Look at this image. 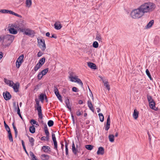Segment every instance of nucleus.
I'll return each mask as SVG.
<instances>
[{
  "instance_id": "1",
  "label": "nucleus",
  "mask_w": 160,
  "mask_h": 160,
  "mask_svg": "<svg viewBox=\"0 0 160 160\" xmlns=\"http://www.w3.org/2000/svg\"><path fill=\"white\" fill-rule=\"evenodd\" d=\"M156 7L155 4L151 2L145 3L140 6L144 14L152 12L155 9Z\"/></svg>"
},
{
  "instance_id": "2",
  "label": "nucleus",
  "mask_w": 160,
  "mask_h": 160,
  "mask_svg": "<svg viewBox=\"0 0 160 160\" xmlns=\"http://www.w3.org/2000/svg\"><path fill=\"white\" fill-rule=\"evenodd\" d=\"M144 15L140 7L132 10L130 13L131 17L135 19H138L141 18Z\"/></svg>"
},
{
  "instance_id": "3",
  "label": "nucleus",
  "mask_w": 160,
  "mask_h": 160,
  "mask_svg": "<svg viewBox=\"0 0 160 160\" xmlns=\"http://www.w3.org/2000/svg\"><path fill=\"white\" fill-rule=\"evenodd\" d=\"M70 81L72 82H77L82 86L83 85V83L80 79L78 78L77 76H73L71 74H70L69 76Z\"/></svg>"
},
{
  "instance_id": "4",
  "label": "nucleus",
  "mask_w": 160,
  "mask_h": 160,
  "mask_svg": "<svg viewBox=\"0 0 160 160\" xmlns=\"http://www.w3.org/2000/svg\"><path fill=\"white\" fill-rule=\"evenodd\" d=\"M20 31L24 33V34L28 36H31L34 34V32L33 31L30 29L29 28H20Z\"/></svg>"
},
{
  "instance_id": "5",
  "label": "nucleus",
  "mask_w": 160,
  "mask_h": 160,
  "mask_svg": "<svg viewBox=\"0 0 160 160\" xmlns=\"http://www.w3.org/2000/svg\"><path fill=\"white\" fill-rule=\"evenodd\" d=\"M11 86L13 88L14 91L15 92H18L20 87V84L18 82L14 83L11 81Z\"/></svg>"
},
{
  "instance_id": "6",
  "label": "nucleus",
  "mask_w": 160,
  "mask_h": 160,
  "mask_svg": "<svg viewBox=\"0 0 160 160\" xmlns=\"http://www.w3.org/2000/svg\"><path fill=\"white\" fill-rule=\"evenodd\" d=\"M38 43L39 47L42 51L45 50L46 48L44 40L42 39H38Z\"/></svg>"
},
{
  "instance_id": "7",
  "label": "nucleus",
  "mask_w": 160,
  "mask_h": 160,
  "mask_svg": "<svg viewBox=\"0 0 160 160\" xmlns=\"http://www.w3.org/2000/svg\"><path fill=\"white\" fill-rule=\"evenodd\" d=\"M23 58L24 55L22 54L18 58L16 62V65L17 68H19L23 62Z\"/></svg>"
},
{
  "instance_id": "8",
  "label": "nucleus",
  "mask_w": 160,
  "mask_h": 160,
  "mask_svg": "<svg viewBox=\"0 0 160 160\" xmlns=\"http://www.w3.org/2000/svg\"><path fill=\"white\" fill-rule=\"evenodd\" d=\"M39 102H37V104L38 106L37 107V110L38 111V114L39 118L41 119H42V113L41 107L39 104Z\"/></svg>"
},
{
  "instance_id": "9",
  "label": "nucleus",
  "mask_w": 160,
  "mask_h": 160,
  "mask_svg": "<svg viewBox=\"0 0 160 160\" xmlns=\"http://www.w3.org/2000/svg\"><path fill=\"white\" fill-rule=\"evenodd\" d=\"M52 138L54 142V148L57 151H58V149L57 148V143L56 141L55 134L54 133L52 134Z\"/></svg>"
},
{
  "instance_id": "10",
  "label": "nucleus",
  "mask_w": 160,
  "mask_h": 160,
  "mask_svg": "<svg viewBox=\"0 0 160 160\" xmlns=\"http://www.w3.org/2000/svg\"><path fill=\"white\" fill-rule=\"evenodd\" d=\"M0 44H1L2 46L4 47H6L7 46H8V44L5 43L2 35L0 36Z\"/></svg>"
},
{
  "instance_id": "11",
  "label": "nucleus",
  "mask_w": 160,
  "mask_h": 160,
  "mask_svg": "<svg viewBox=\"0 0 160 160\" xmlns=\"http://www.w3.org/2000/svg\"><path fill=\"white\" fill-rule=\"evenodd\" d=\"M3 95L6 100H8L10 99V93L9 92L6 91V92H3Z\"/></svg>"
},
{
  "instance_id": "12",
  "label": "nucleus",
  "mask_w": 160,
  "mask_h": 160,
  "mask_svg": "<svg viewBox=\"0 0 160 160\" xmlns=\"http://www.w3.org/2000/svg\"><path fill=\"white\" fill-rule=\"evenodd\" d=\"M2 36L4 39L5 43L8 44V46H9V43H7V42L10 40V35L8 34L4 35H2Z\"/></svg>"
},
{
  "instance_id": "13",
  "label": "nucleus",
  "mask_w": 160,
  "mask_h": 160,
  "mask_svg": "<svg viewBox=\"0 0 160 160\" xmlns=\"http://www.w3.org/2000/svg\"><path fill=\"white\" fill-rule=\"evenodd\" d=\"M4 123L5 128L8 132V139L10 140V128L9 126L6 124V122L5 121L4 122Z\"/></svg>"
},
{
  "instance_id": "14",
  "label": "nucleus",
  "mask_w": 160,
  "mask_h": 160,
  "mask_svg": "<svg viewBox=\"0 0 160 160\" xmlns=\"http://www.w3.org/2000/svg\"><path fill=\"white\" fill-rule=\"evenodd\" d=\"M110 119L109 115L108 116L107 119L106 125L105 127V130L108 131L110 128Z\"/></svg>"
},
{
  "instance_id": "15",
  "label": "nucleus",
  "mask_w": 160,
  "mask_h": 160,
  "mask_svg": "<svg viewBox=\"0 0 160 160\" xmlns=\"http://www.w3.org/2000/svg\"><path fill=\"white\" fill-rule=\"evenodd\" d=\"M104 153V149L102 147L99 148L97 152V154L98 155H103Z\"/></svg>"
},
{
  "instance_id": "16",
  "label": "nucleus",
  "mask_w": 160,
  "mask_h": 160,
  "mask_svg": "<svg viewBox=\"0 0 160 160\" xmlns=\"http://www.w3.org/2000/svg\"><path fill=\"white\" fill-rule=\"evenodd\" d=\"M42 149L45 152L48 153L49 151H50V148L49 147L47 146H43L42 148Z\"/></svg>"
},
{
  "instance_id": "17",
  "label": "nucleus",
  "mask_w": 160,
  "mask_h": 160,
  "mask_svg": "<svg viewBox=\"0 0 160 160\" xmlns=\"http://www.w3.org/2000/svg\"><path fill=\"white\" fill-rule=\"evenodd\" d=\"M55 28L57 29H60L62 27L61 24L60 22H56L54 24Z\"/></svg>"
},
{
  "instance_id": "18",
  "label": "nucleus",
  "mask_w": 160,
  "mask_h": 160,
  "mask_svg": "<svg viewBox=\"0 0 160 160\" xmlns=\"http://www.w3.org/2000/svg\"><path fill=\"white\" fill-rule=\"evenodd\" d=\"M41 158L42 160H48L49 158V156L47 154H42L41 156Z\"/></svg>"
},
{
  "instance_id": "19",
  "label": "nucleus",
  "mask_w": 160,
  "mask_h": 160,
  "mask_svg": "<svg viewBox=\"0 0 160 160\" xmlns=\"http://www.w3.org/2000/svg\"><path fill=\"white\" fill-rule=\"evenodd\" d=\"M88 66L92 69H96V65L92 62H88Z\"/></svg>"
},
{
  "instance_id": "20",
  "label": "nucleus",
  "mask_w": 160,
  "mask_h": 160,
  "mask_svg": "<svg viewBox=\"0 0 160 160\" xmlns=\"http://www.w3.org/2000/svg\"><path fill=\"white\" fill-rule=\"evenodd\" d=\"M96 39L99 42H102V38L101 37V35L97 33L96 35Z\"/></svg>"
},
{
  "instance_id": "21",
  "label": "nucleus",
  "mask_w": 160,
  "mask_h": 160,
  "mask_svg": "<svg viewBox=\"0 0 160 160\" xmlns=\"http://www.w3.org/2000/svg\"><path fill=\"white\" fill-rule=\"evenodd\" d=\"M132 115L133 118L135 119H136L138 117V112L136 109L134 110Z\"/></svg>"
},
{
  "instance_id": "22",
  "label": "nucleus",
  "mask_w": 160,
  "mask_h": 160,
  "mask_svg": "<svg viewBox=\"0 0 160 160\" xmlns=\"http://www.w3.org/2000/svg\"><path fill=\"white\" fill-rule=\"evenodd\" d=\"M149 105L150 108L153 110H156L155 107V102L153 101L149 103Z\"/></svg>"
},
{
  "instance_id": "23",
  "label": "nucleus",
  "mask_w": 160,
  "mask_h": 160,
  "mask_svg": "<svg viewBox=\"0 0 160 160\" xmlns=\"http://www.w3.org/2000/svg\"><path fill=\"white\" fill-rule=\"evenodd\" d=\"M154 23L153 20H151L146 26L145 28L146 29L149 28H151Z\"/></svg>"
},
{
  "instance_id": "24",
  "label": "nucleus",
  "mask_w": 160,
  "mask_h": 160,
  "mask_svg": "<svg viewBox=\"0 0 160 160\" xmlns=\"http://www.w3.org/2000/svg\"><path fill=\"white\" fill-rule=\"evenodd\" d=\"M88 104L89 109L93 112H94L93 108L91 101L88 100Z\"/></svg>"
},
{
  "instance_id": "25",
  "label": "nucleus",
  "mask_w": 160,
  "mask_h": 160,
  "mask_svg": "<svg viewBox=\"0 0 160 160\" xmlns=\"http://www.w3.org/2000/svg\"><path fill=\"white\" fill-rule=\"evenodd\" d=\"M65 103L67 108L70 110H71V107L69 101L68 99H67L65 100Z\"/></svg>"
},
{
  "instance_id": "26",
  "label": "nucleus",
  "mask_w": 160,
  "mask_h": 160,
  "mask_svg": "<svg viewBox=\"0 0 160 160\" xmlns=\"http://www.w3.org/2000/svg\"><path fill=\"white\" fill-rule=\"evenodd\" d=\"M26 7L28 8H30L32 4L31 0H26Z\"/></svg>"
},
{
  "instance_id": "27",
  "label": "nucleus",
  "mask_w": 160,
  "mask_h": 160,
  "mask_svg": "<svg viewBox=\"0 0 160 160\" xmlns=\"http://www.w3.org/2000/svg\"><path fill=\"white\" fill-rule=\"evenodd\" d=\"M103 82L104 83V86H105L108 90H109L110 88L107 81L106 80H103Z\"/></svg>"
},
{
  "instance_id": "28",
  "label": "nucleus",
  "mask_w": 160,
  "mask_h": 160,
  "mask_svg": "<svg viewBox=\"0 0 160 160\" xmlns=\"http://www.w3.org/2000/svg\"><path fill=\"white\" fill-rule=\"evenodd\" d=\"M114 136L112 134H110L109 135L108 138L109 141L111 142H113L114 141Z\"/></svg>"
},
{
  "instance_id": "29",
  "label": "nucleus",
  "mask_w": 160,
  "mask_h": 160,
  "mask_svg": "<svg viewBox=\"0 0 160 160\" xmlns=\"http://www.w3.org/2000/svg\"><path fill=\"white\" fill-rule=\"evenodd\" d=\"M45 61V58H43L40 59L38 62V63L40 64L42 66L44 63Z\"/></svg>"
},
{
  "instance_id": "30",
  "label": "nucleus",
  "mask_w": 160,
  "mask_h": 160,
  "mask_svg": "<svg viewBox=\"0 0 160 160\" xmlns=\"http://www.w3.org/2000/svg\"><path fill=\"white\" fill-rule=\"evenodd\" d=\"M29 139L31 145L32 146H33L34 145V138L32 137H29Z\"/></svg>"
},
{
  "instance_id": "31",
  "label": "nucleus",
  "mask_w": 160,
  "mask_h": 160,
  "mask_svg": "<svg viewBox=\"0 0 160 160\" xmlns=\"http://www.w3.org/2000/svg\"><path fill=\"white\" fill-rule=\"evenodd\" d=\"M44 98L47 100V98L46 95L42 94L40 95V99L42 102H43Z\"/></svg>"
},
{
  "instance_id": "32",
  "label": "nucleus",
  "mask_w": 160,
  "mask_h": 160,
  "mask_svg": "<svg viewBox=\"0 0 160 160\" xmlns=\"http://www.w3.org/2000/svg\"><path fill=\"white\" fill-rule=\"evenodd\" d=\"M42 66L38 63L36 64L34 68L35 71H37Z\"/></svg>"
},
{
  "instance_id": "33",
  "label": "nucleus",
  "mask_w": 160,
  "mask_h": 160,
  "mask_svg": "<svg viewBox=\"0 0 160 160\" xmlns=\"http://www.w3.org/2000/svg\"><path fill=\"white\" fill-rule=\"evenodd\" d=\"M1 13H9L10 14V10L6 9H1L0 11Z\"/></svg>"
},
{
  "instance_id": "34",
  "label": "nucleus",
  "mask_w": 160,
  "mask_h": 160,
  "mask_svg": "<svg viewBox=\"0 0 160 160\" xmlns=\"http://www.w3.org/2000/svg\"><path fill=\"white\" fill-rule=\"evenodd\" d=\"M98 116L99 117L100 121L102 122H103L104 120V118L102 114L101 113H99L98 114Z\"/></svg>"
},
{
  "instance_id": "35",
  "label": "nucleus",
  "mask_w": 160,
  "mask_h": 160,
  "mask_svg": "<svg viewBox=\"0 0 160 160\" xmlns=\"http://www.w3.org/2000/svg\"><path fill=\"white\" fill-rule=\"evenodd\" d=\"M29 131L32 133H34L35 131V128L34 126L30 127L29 128Z\"/></svg>"
},
{
  "instance_id": "36",
  "label": "nucleus",
  "mask_w": 160,
  "mask_h": 160,
  "mask_svg": "<svg viewBox=\"0 0 160 160\" xmlns=\"http://www.w3.org/2000/svg\"><path fill=\"white\" fill-rule=\"evenodd\" d=\"M17 33V31L14 28H11V33L16 34Z\"/></svg>"
},
{
  "instance_id": "37",
  "label": "nucleus",
  "mask_w": 160,
  "mask_h": 160,
  "mask_svg": "<svg viewBox=\"0 0 160 160\" xmlns=\"http://www.w3.org/2000/svg\"><path fill=\"white\" fill-rule=\"evenodd\" d=\"M48 71V68H46L41 72V73L42 74V75L43 76L45 75L47 73Z\"/></svg>"
},
{
  "instance_id": "38",
  "label": "nucleus",
  "mask_w": 160,
  "mask_h": 160,
  "mask_svg": "<svg viewBox=\"0 0 160 160\" xmlns=\"http://www.w3.org/2000/svg\"><path fill=\"white\" fill-rule=\"evenodd\" d=\"M13 107L15 110L17 109L18 108V107H19L18 103V102L16 103V102H14L13 103Z\"/></svg>"
},
{
  "instance_id": "39",
  "label": "nucleus",
  "mask_w": 160,
  "mask_h": 160,
  "mask_svg": "<svg viewBox=\"0 0 160 160\" xmlns=\"http://www.w3.org/2000/svg\"><path fill=\"white\" fill-rule=\"evenodd\" d=\"M92 46L94 48H97L98 47V43L97 42L94 41L92 44Z\"/></svg>"
},
{
  "instance_id": "40",
  "label": "nucleus",
  "mask_w": 160,
  "mask_h": 160,
  "mask_svg": "<svg viewBox=\"0 0 160 160\" xmlns=\"http://www.w3.org/2000/svg\"><path fill=\"white\" fill-rule=\"evenodd\" d=\"M49 137H48L46 136V137L43 136L41 138V140H47V141H49Z\"/></svg>"
},
{
  "instance_id": "41",
  "label": "nucleus",
  "mask_w": 160,
  "mask_h": 160,
  "mask_svg": "<svg viewBox=\"0 0 160 160\" xmlns=\"http://www.w3.org/2000/svg\"><path fill=\"white\" fill-rule=\"evenodd\" d=\"M146 72L147 75L148 76V77L151 80H152L151 76L150 74L149 71L148 69H147L146 70Z\"/></svg>"
},
{
  "instance_id": "42",
  "label": "nucleus",
  "mask_w": 160,
  "mask_h": 160,
  "mask_svg": "<svg viewBox=\"0 0 160 160\" xmlns=\"http://www.w3.org/2000/svg\"><path fill=\"white\" fill-rule=\"evenodd\" d=\"M11 14L14 15L15 16H16L17 17H18L20 18H21L22 17V16L21 15H19L17 13L14 12L12 11H11Z\"/></svg>"
},
{
  "instance_id": "43",
  "label": "nucleus",
  "mask_w": 160,
  "mask_h": 160,
  "mask_svg": "<svg viewBox=\"0 0 160 160\" xmlns=\"http://www.w3.org/2000/svg\"><path fill=\"white\" fill-rule=\"evenodd\" d=\"M85 148L88 150H91L93 148V146L91 145H88L85 146Z\"/></svg>"
},
{
  "instance_id": "44",
  "label": "nucleus",
  "mask_w": 160,
  "mask_h": 160,
  "mask_svg": "<svg viewBox=\"0 0 160 160\" xmlns=\"http://www.w3.org/2000/svg\"><path fill=\"white\" fill-rule=\"evenodd\" d=\"M68 144L67 142L65 143L66 154L67 156L68 155Z\"/></svg>"
},
{
  "instance_id": "45",
  "label": "nucleus",
  "mask_w": 160,
  "mask_h": 160,
  "mask_svg": "<svg viewBox=\"0 0 160 160\" xmlns=\"http://www.w3.org/2000/svg\"><path fill=\"white\" fill-rule=\"evenodd\" d=\"M147 96L148 100L149 103L154 101L151 96L147 95Z\"/></svg>"
},
{
  "instance_id": "46",
  "label": "nucleus",
  "mask_w": 160,
  "mask_h": 160,
  "mask_svg": "<svg viewBox=\"0 0 160 160\" xmlns=\"http://www.w3.org/2000/svg\"><path fill=\"white\" fill-rule=\"evenodd\" d=\"M58 99L61 101L62 102V97L59 94V92L57 94H55Z\"/></svg>"
},
{
  "instance_id": "47",
  "label": "nucleus",
  "mask_w": 160,
  "mask_h": 160,
  "mask_svg": "<svg viewBox=\"0 0 160 160\" xmlns=\"http://www.w3.org/2000/svg\"><path fill=\"white\" fill-rule=\"evenodd\" d=\"M53 122L52 120H50L48 122V124L49 127H51L53 125Z\"/></svg>"
},
{
  "instance_id": "48",
  "label": "nucleus",
  "mask_w": 160,
  "mask_h": 160,
  "mask_svg": "<svg viewBox=\"0 0 160 160\" xmlns=\"http://www.w3.org/2000/svg\"><path fill=\"white\" fill-rule=\"evenodd\" d=\"M83 112H80V110H78L76 112V114L78 116H80L82 114Z\"/></svg>"
},
{
  "instance_id": "49",
  "label": "nucleus",
  "mask_w": 160,
  "mask_h": 160,
  "mask_svg": "<svg viewBox=\"0 0 160 160\" xmlns=\"http://www.w3.org/2000/svg\"><path fill=\"white\" fill-rule=\"evenodd\" d=\"M4 82L6 84L8 85L9 86H10V80H8L6 78H4Z\"/></svg>"
},
{
  "instance_id": "50",
  "label": "nucleus",
  "mask_w": 160,
  "mask_h": 160,
  "mask_svg": "<svg viewBox=\"0 0 160 160\" xmlns=\"http://www.w3.org/2000/svg\"><path fill=\"white\" fill-rule=\"evenodd\" d=\"M12 125L13 126V128L15 131V134L16 135L17 134V133H18V131H17V129L14 126L13 122L12 123Z\"/></svg>"
},
{
  "instance_id": "51",
  "label": "nucleus",
  "mask_w": 160,
  "mask_h": 160,
  "mask_svg": "<svg viewBox=\"0 0 160 160\" xmlns=\"http://www.w3.org/2000/svg\"><path fill=\"white\" fill-rule=\"evenodd\" d=\"M72 151L73 153L75 154L76 155L77 154V150L76 149L75 147L72 148Z\"/></svg>"
},
{
  "instance_id": "52",
  "label": "nucleus",
  "mask_w": 160,
  "mask_h": 160,
  "mask_svg": "<svg viewBox=\"0 0 160 160\" xmlns=\"http://www.w3.org/2000/svg\"><path fill=\"white\" fill-rule=\"evenodd\" d=\"M43 75H42V74L40 72H39L38 74V78L39 79H41V78H42V77H43Z\"/></svg>"
},
{
  "instance_id": "53",
  "label": "nucleus",
  "mask_w": 160,
  "mask_h": 160,
  "mask_svg": "<svg viewBox=\"0 0 160 160\" xmlns=\"http://www.w3.org/2000/svg\"><path fill=\"white\" fill-rule=\"evenodd\" d=\"M54 91L55 94H57L59 92L58 90L56 87H54Z\"/></svg>"
},
{
  "instance_id": "54",
  "label": "nucleus",
  "mask_w": 160,
  "mask_h": 160,
  "mask_svg": "<svg viewBox=\"0 0 160 160\" xmlns=\"http://www.w3.org/2000/svg\"><path fill=\"white\" fill-rule=\"evenodd\" d=\"M5 30L6 31H8L9 32V33H10V24H9L8 25V28H7L5 29Z\"/></svg>"
},
{
  "instance_id": "55",
  "label": "nucleus",
  "mask_w": 160,
  "mask_h": 160,
  "mask_svg": "<svg viewBox=\"0 0 160 160\" xmlns=\"http://www.w3.org/2000/svg\"><path fill=\"white\" fill-rule=\"evenodd\" d=\"M44 131H45V132L46 136H47L48 137H49V132L48 129L45 130Z\"/></svg>"
},
{
  "instance_id": "56",
  "label": "nucleus",
  "mask_w": 160,
  "mask_h": 160,
  "mask_svg": "<svg viewBox=\"0 0 160 160\" xmlns=\"http://www.w3.org/2000/svg\"><path fill=\"white\" fill-rule=\"evenodd\" d=\"M72 90L73 92H77L78 91V90L77 88L75 87H73L72 88Z\"/></svg>"
},
{
  "instance_id": "57",
  "label": "nucleus",
  "mask_w": 160,
  "mask_h": 160,
  "mask_svg": "<svg viewBox=\"0 0 160 160\" xmlns=\"http://www.w3.org/2000/svg\"><path fill=\"white\" fill-rule=\"evenodd\" d=\"M30 155L31 156V157H32V158H36V156H35V155L32 152H30Z\"/></svg>"
},
{
  "instance_id": "58",
  "label": "nucleus",
  "mask_w": 160,
  "mask_h": 160,
  "mask_svg": "<svg viewBox=\"0 0 160 160\" xmlns=\"http://www.w3.org/2000/svg\"><path fill=\"white\" fill-rule=\"evenodd\" d=\"M42 55V53L41 52L39 51L38 53V57H40Z\"/></svg>"
},
{
  "instance_id": "59",
  "label": "nucleus",
  "mask_w": 160,
  "mask_h": 160,
  "mask_svg": "<svg viewBox=\"0 0 160 160\" xmlns=\"http://www.w3.org/2000/svg\"><path fill=\"white\" fill-rule=\"evenodd\" d=\"M36 122L34 119H32L31 121V124H33L36 123Z\"/></svg>"
},
{
  "instance_id": "60",
  "label": "nucleus",
  "mask_w": 160,
  "mask_h": 160,
  "mask_svg": "<svg viewBox=\"0 0 160 160\" xmlns=\"http://www.w3.org/2000/svg\"><path fill=\"white\" fill-rule=\"evenodd\" d=\"M14 38V37L13 35H11V41H12Z\"/></svg>"
},
{
  "instance_id": "61",
  "label": "nucleus",
  "mask_w": 160,
  "mask_h": 160,
  "mask_svg": "<svg viewBox=\"0 0 160 160\" xmlns=\"http://www.w3.org/2000/svg\"><path fill=\"white\" fill-rule=\"evenodd\" d=\"M21 141H22V144L23 147L24 149H25V145L24 144V141L23 140H22Z\"/></svg>"
},
{
  "instance_id": "62",
  "label": "nucleus",
  "mask_w": 160,
  "mask_h": 160,
  "mask_svg": "<svg viewBox=\"0 0 160 160\" xmlns=\"http://www.w3.org/2000/svg\"><path fill=\"white\" fill-rule=\"evenodd\" d=\"M3 54L2 52H0V59L2 58L3 57Z\"/></svg>"
},
{
  "instance_id": "63",
  "label": "nucleus",
  "mask_w": 160,
  "mask_h": 160,
  "mask_svg": "<svg viewBox=\"0 0 160 160\" xmlns=\"http://www.w3.org/2000/svg\"><path fill=\"white\" fill-rule=\"evenodd\" d=\"M18 114L19 115H20L21 114L20 112V109L19 107H18Z\"/></svg>"
},
{
  "instance_id": "64",
  "label": "nucleus",
  "mask_w": 160,
  "mask_h": 160,
  "mask_svg": "<svg viewBox=\"0 0 160 160\" xmlns=\"http://www.w3.org/2000/svg\"><path fill=\"white\" fill-rule=\"evenodd\" d=\"M48 128L47 125L46 124H45L44 125V130H48Z\"/></svg>"
}]
</instances>
